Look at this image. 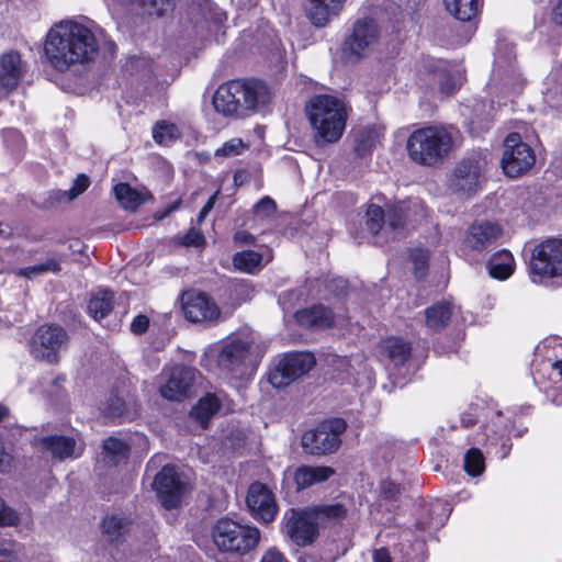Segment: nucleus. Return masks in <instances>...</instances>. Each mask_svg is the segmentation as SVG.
<instances>
[{"label": "nucleus", "mask_w": 562, "mask_h": 562, "mask_svg": "<svg viewBox=\"0 0 562 562\" xmlns=\"http://www.w3.org/2000/svg\"><path fill=\"white\" fill-rule=\"evenodd\" d=\"M88 26L74 21H61L50 27L44 45L49 64L59 71L72 65L95 59L100 48V36Z\"/></svg>", "instance_id": "obj_1"}, {"label": "nucleus", "mask_w": 562, "mask_h": 562, "mask_svg": "<svg viewBox=\"0 0 562 562\" xmlns=\"http://www.w3.org/2000/svg\"><path fill=\"white\" fill-rule=\"evenodd\" d=\"M317 146L337 143L346 128L348 109L344 100L331 94H316L305 106Z\"/></svg>", "instance_id": "obj_2"}, {"label": "nucleus", "mask_w": 562, "mask_h": 562, "mask_svg": "<svg viewBox=\"0 0 562 562\" xmlns=\"http://www.w3.org/2000/svg\"><path fill=\"white\" fill-rule=\"evenodd\" d=\"M269 101V88L258 79L231 80L221 85L213 95L215 111L224 116L259 111Z\"/></svg>", "instance_id": "obj_3"}, {"label": "nucleus", "mask_w": 562, "mask_h": 562, "mask_svg": "<svg viewBox=\"0 0 562 562\" xmlns=\"http://www.w3.org/2000/svg\"><path fill=\"white\" fill-rule=\"evenodd\" d=\"M454 134L452 128L439 125L418 128L407 138V155L417 165L436 166L451 153Z\"/></svg>", "instance_id": "obj_4"}, {"label": "nucleus", "mask_w": 562, "mask_h": 562, "mask_svg": "<svg viewBox=\"0 0 562 562\" xmlns=\"http://www.w3.org/2000/svg\"><path fill=\"white\" fill-rule=\"evenodd\" d=\"M212 539L218 550L245 555L258 546L260 531L257 527L241 525L229 518H221L212 529Z\"/></svg>", "instance_id": "obj_5"}, {"label": "nucleus", "mask_w": 562, "mask_h": 562, "mask_svg": "<svg viewBox=\"0 0 562 562\" xmlns=\"http://www.w3.org/2000/svg\"><path fill=\"white\" fill-rule=\"evenodd\" d=\"M347 424L341 418L327 419L316 428L302 436V447L314 456H324L335 452L340 443V436L345 432Z\"/></svg>", "instance_id": "obj_6"}, {"label": "nucleus", "mask_w": 562, "mask_h": 562, "mask_svg": "<svg viewBox=\"0 0 562 562\" xmlns=\"http://www.w3.org/2000/svg\"><path fill=\"white\" fill-rule=\"evenodd\" d=\"M67 331L59 325H43L36 329L30 342L31 353L49 363L58 361L59 352L67 348Z\"/></svg>", "instance_id": "obj_7"}, {"label": "nucleus", "mask_w": 562, "mask_h": 562, "mask_svg": "<svg viewBox=\"0 0 562 562\" xmlns=\"http://www.w3.org/2000/svg\"><path fill=\"white\" fill-rule=\"evenodd\" d=\"M487 160L481 153H474L462 159L456 166L449 179V187L453 192L472 194L477 191L483 178Z\"/></svg>", "instance_id": "obj_8"}, {"label": "nucleus", "mask_w": 562, "mask_h": 562, "mask_svg": "<svg viewBox=\"0 0 562 562\" xmlns=\"http://www.w3.org/2000/svg\"><path fill=\"white\" fill-rule=\"evenodd\" d=\"M532 277L552 278L562 274V239L549 238L535 247L530 258Z\"/></svg>", "instance_id": "obj_9"}, {"label": "nucleus", "mask_w": 562, "mask_h": 562, "mask_svg": "<svg viewBox=\"0 0 562 562\" xmlns=\"http://www.w3.org/2000/svg\"><path fill=\"white\" fill-rule=\"evenodd\" d=\"M536 161L532 148L517 133L509 134L504 142L502 167L506 176L518 177L529 170Z\"/></svg>", "instance_id": "obj_10"}, {"label": "nucleus", "mask_w": 562, "mask_h": 562, "mask_svg": "<svg viewBox=\"0 0 562 562\" xmlns=\"http://www.w3.org/2000/svg\"><path fill=\"white\" fill-rule=\"evenodd\" d=\"M284 532L299 547L311 546L318 537V524L310 507L290 509L284 516Z\"/></svg>", "instance_id": "obj_11"}, {"label": "nucleus", "mask_w": 562, "mask_h": 562, "mask_svg": "<svg viewBox=\"0 0 562 562\" xmlns=\"http://www.w3.org/2000/svg\"><path fill=\"white\" fill-rule=\"evenodd\" d=\"M380 40V29L373 19L358 20L344 44V54L355 60L370 53Z\"/></svg>", "instance_id": "obj_12"}, {"label": "nucleus", "mask_w": 562, "mask_h": 562, "mask_svg": "<svg viewBox=\"0 0 562 562\" xmlns=\"http://www.w3.org/2000/svg\"><path fill=\"white\" fill-rule=\"evenodd\" d=\"M315 366V358L310 352H292L285 355L269 373V382L274 387H283Z\"/></svg>", "instance_id": "obj_13"}, {"label": "nucleus", "mask_w": 562, "mask_h": 562, "mask_svg": "<svg viewBox=\"0 0 562 562\" xmlns=\"http://www.w3.org/2000/svg\"><path fill=\"white\" fill-rule=\"evenodd\" d=\"M154 488L162 506L167 509L179 506L187 493V484L181 482L177 470L171 465H165L156 475Z\"/></svg>", "instance_id": "obj_14"}, {"label": "nucleus", "mask_w": 562, "mask_h": 562, "mask_svg": "<svg viewBox=\"0 0 562 562\" xmlns=\"http://www.w3.org/2000/svg\"><path fill=\"white\" fill-rule=\"evenodd\" d=\"M184 317L192 323H212L220 316V308L205 293L184 292L181 296Z\"/></svg>", "instance_id": "obj_15"}, {"label": "nucleus", "mask_w": 562, "mask_h": 562, "mask_svg": "<svg viewBox=\"0 0 562 562\" xmlns=\"http://www.w3.org/2000/svg\"><path fill=\"white\" fill-rule=\"evenodd\" d=\"M199 372L190 367L176 366L166 372L160 394L169 401H181L190 395Z\"/></svg>", "instance_id": "obj_16"}, {"label": "nucleus", "mask_w": 562, "mask_h": 562, "mask_svg": "<svg viewBox=\"0 0 562 562\" xmlns=\"http://www.w3.org/2000/svg\"><path fill=\"white\" fill-rule=\"evenodd\" d=\"M252 338L236 337L225 344L218 353L217 361L220 367L236 373H243V368L247 366L250 358V347Z\"/></svg>", "instance_id": "obj_17"}, {"label": "nucleus", "mask_w": 562, "mask_h": 562, "mask_svg": "<svg viewBox=\"0 0 562 562\" xmlns=\"http://www.w3.org/2000/svg\"><path fill=\"white\" fill-rule=\"evenodd\" d=\"M515 63L516 56L514 46L506 42H499L495 53L492 80L504 87H515L519 79Z\"/></svg>", "instance_id": "obj_18"}, {"label": "nucleus", "mask_w": 562, "mask_h": 562, "mask_svg": "<svg viewBox=\"0 0 562 562\" xmlns=\"http://www.w3.org/2000/svg\"><path fill=\"white\" fill-rule=\"evenodd\" d=\"M247 505L255 519L270 522L274 519L278 507L271 491L262 483H252L248 490Z\"/></svg>", "instance_id": "obj_19"}, {"label": "nucleus", "mask_w": 562, "mask_h": 562, "mask_svg": "<svg viewBox=\"0 0 562 562\" xmlns=\"http://www.w3.org/2000/svg\"><path fill=\"white\" fill-rule=\"evenodd\" d=\"M502 233V227L496 223H475L468 228L461 249L463 252H481L494 244Z\"/></svg>", "instance_id": "obj_20"}, {"label": "nucleus", "mask_w": 562, "mask_h": 562, "mask_svg": "<svg viewBox=\"0 0 562 562\" xmlns=\"http://www.w3.org/2000/svg\"><path fill=\"white\" fill-rule=\"evenodd\" d=\"M24 74V65L18 52H8L0 56V99L14 90Z\"/></svg>", "instance_id": "obj_21"}, {"label": "nucleus", "mask_w": 562, "mask_h": 562, "mask_svg": "<svg viewBox=\"0 0 562 562\" xmlns=\"http://www.w3.org/2000/svg\"><path fill=\"white\" fill-rule=\"evenodd\" d=\"M345 0H307L306 15L313 25L323 27L338 14Z\"/></svg>", "instance_id": "obj_22"}, {"label": "nucleus", "mask_w": 562, "mask_h": 562, "mask_svg": "<svg viewBox=\"0 0 562 562\" xmlns=\"http://www.w3.org/2000/svg\"><path fill=\"white\" fill-rule=\"evenodd\" d=\"M296 322L304 327L323 329L334 324L333 312L324 305H314L295 313Z\"/></svg>", "instance_id": "obj_23"}, {"label": "nucleus", "mask_w": 562, "mask_h": 562, "mask_svg": "<svg viewBox=\"0 0 562 562\" xmlns=\"http://www.w3.org/2000/svg\"><path fill=\"white\" fill-rule=\"evenodd\" d=\"M42 448L48 451L53 458L64 460L78 457L81 449H77L75 439L65 436H48L40 440Z\"/></svg>", "instance_id": "obj_24"}, {"label": "nucleus", "mask_w": 562, "mask_h": 562, "mask_svg": "<svg viewBox=\"0 0 562 562\" xmlns=\"http://www.w3.org/2000/svg\"><path fill=\"white\" fill-rule=\"evenodd\" d=\"M335 474V470L326 465H302L294 471V481L297 490L310 487L313 484L327 481Z\"/></svg>", "instance_id": "obj_25"}, {"label": "nucleus", "mask_w": 562, "mask_h": 562, "mask_svg": "<svg viewBox=\"0 0 562 562\" xmlns=\"http://www.w3.org/2000/svg\"><path fill=\"white\" fill-rule=\"evenodd\" d=\"M319 527L334 525L344 520L348 509L341 503L323 504L310 507Z\"/></svg>", "instance_id": "obj_26"}, {"label": "nucleus", "mask_w": 562, "mask_h": 562, "mask_svg": "<svg viewBox=\"0 0 562 562\" xmlns=\"http://www.w3.org/2000/svg\"><path fill=\"white\" fill-rule=\"evenodd\" d=\"M488 273L498 280L508 279L515 269V260L510 251L501 250L494 254L487 262Z\"/></svg>", "instance_id": "obj_27"}, {"label": "nucleus", "mask_w": 562, "mask_h": 562, "mask_svg": "<svg viewBox=\"0 0 562 562\" xmlns=\"http://www.w3.org/2000/svg\"><path fill=\"white\" fill-rule=\"evenodd\" d=\"M113 305V293L106 290H99L92 294L88 304V312L94 319H102L110 314Z\"/></svg>", "instance_id": "obj_28"}, {"label": "nucleus", "mask_w": 562, "mask_h": 562, "mask_svg": "<svg viewBox=\"0 0 562 562\" xmlns=\"http://www.w3.org/2000/svg\"><path fill=\"white\" fill-rule=\"evenodd\" d=\"M221 400L215 394H207L202 397L199 403L193 407L191 416H193L203 428H205L210 419L220 409Z\"/></svg>", "instance_id": "obj_29"}, {"label": "nucleus", "mask_w": 562, "mask_h": 562, "mask_svg": "<svg viewBox=\"0 0 562 562\" xmlns=\"http://www.w3.org/2000/svg\"><path fill=\"white\" fill-rule=\"evenodd\" d=\"M383 348L389 359L395 366L404 364L409 359L412 352L409 342L398 337H392L385 340Z\"/></svg>", "instance_id": "obj_30"}, {"label": "nucleus", "mask_w": 562, "mask_h": 562, "mask_svg": "<svg viewBox=\"0 0 562 562\" xmlns=\"http://www.w3.org/2000/svg\"><path fill=\"white\" fill-rule=\"evenodd\" d=\"M448 12L460 21H470L477 14L480 0H443Z\"/></svg>", "instance_id": "obj_31"}, {"label": "nucleus", "mask_w": 562, "mask_h": 562, "mask_svg": "<svg viewBox=\"0 0 562 562\" xmlns=\"http://www.w3.org/2000/svg\"><path fill=\"white\" fill-rule=\"evenodd\" d=\"M425 313L427 326L438 330L448 324L452 315V307L447 302H440L427 308Z\"/></svg>", "instance_id": "obj_32"}, {"label": "nucleus", "mask_w": 562, "mask_h": 562, "mask_svg": "<svg viewBox=\"0 0 562 562\" xmlns=\"http://www.w3.org/2000/svg\"><path fill=\"white\" fill-rule=\"evenodd\" d=\"M128 446L114 437H110L103 442V457L104 460L113 465L127 459Z\"/></svg>", "instance_id": "obj_33"}, {"label": "nucleus", "mask_w": 562, "mask_h": 562, "mask_svg": "<svg viewBox=\"0 0 562 562\" xmlns=\"http://www.w3.org/2000/svg\"><path fill=\"white\" fill-rule=\"evenodd\" d=\"M262 255L254 250H244L235 254L233 257V265L236 269L255 273L262 267Z\"/></svg>", "instance_id": "obj_34"}, {"label": "nucleus", "mask_w": 562, "mask_h": 562, "mask_svg": "<svg viewBox=\"0 0 562 562\" xmlns=\"http://www.w3.org/2000/svg\"><path fill=\"white\" fill-rule=\"evenodd\" d=\"M379 142V133L374 128L360 130L355 135L353 150L358 157L367 156Z\"/></svg>", "instance_id": "obj_35"}, {"label": "nucleus", "mask_w": 562, "mask_h": 562, "mask_svg": "<svg viewBox=\"0 0 562 562\" xmlns=\"http://www.w3.org/2000/svg\"><path fill=\"white\" fill-rule=\"evenodd\" d=\"M114 194L125 210L135 211L143 203L140 194L127 183L116 184Z\"/></svg>", "instance_id": "obj_36"}, {"label": "nucleus", "mask_w": 562, "mask_h": 562, "mask_svg": "<svg viewBox=\"0 0 562 562\" xmlns=\"http://www.w3.org/2000/svg\"><path fill=\"white\" fill-rule=\"evenodd\" d=\"M128 530V521L119 516H110L103 520V532L108 540L117 543Z\"/></svg>", "instance_id": "obj_37"}, {"label": "nucleus", "mask_w": 562, "mask_h": 562, "mask_svg": "<svg viewBox=\"0 0 562 562\" xmlns=\"http://www.w3.org/2000/svg\"><path fill=\"white\" fill-rule=\"evenodd\" d=\"M429 512L431 515H436V517L431 516L428 521H418L417 527L420 529H436L441 527L447 517H448V507L447 504L441 501H436L430 504Z\"/></svg>", "instance_id": "obj_38"}, {"label": "nucleus", "mask_w": 562, "mask_h": 562, "mask_svg": "<svg viewBox=\"0 0 562 562\" xmlns=\"http://www.w3.org/2000/svg\"><path fill=\"white\" fill-rule=\"evenodd\" d=\"M407 205L405 202L389 205L385 212V222L392 231L404 227Z\"/></svg>", "instance_id": "obj_39"}, {"label": "nucleus", "mask_w": 562, "mask_h": 562, "mask_svg": "<svg viewBox=\"0 0 562 562\" xmlns=\"http://www.w3.org/2000/svg\"><path fill=\"white\" fill-rule=\"evenodd\" d=\"M485 469L484 457L480 449L472 448L464 456V470L472 476H477Z\"/></svg>", "instance_id": "obj_40"}, {"label": "nucleus", "mask_w": 562, "mask_h": 562, "mask_svg": "<svg viewBox=\"0 0 562 562\" xmlns=\"http://www.w3.org/2000/svg\"><path fill=\"white\" fill-rule=\"evenodd\" d=\"M89 178L86 175H79L75 179L74 186L69 190L56 192V200L70 202L83 191H86L89 187Z\"/></svg>", "instance_id": "obj_41"}, {"label": "nucleus", "mask_w": 562, "mask_h": 562, "mask_svg": "<svg viewBox=\"0 0 562 562\" xmlns=\"http://www.w3.org/2000/svg\"><path fill=\"white\" fill-rule=\"evenodd\" d=\"M385 221L384 210L375 204H370L367 210V226L372 234H376Z\"/></svg>", "instance_id": "obj_42"}, {"label": "nucleus", "mask_w": 562, "mask_h": 562, "mask_svg": "<svg viewBox=\"0 0 562 562\" xmlns=\"http://www.w3.org/2000/svg\"><path fill=\"white\" fill-rule=\"evenodd\" d=\"M245 148L246 145L241 138H232L215 150V156L224 158L235 157L240 155Z\"/></svg>", "instance_id": "obj_43"}, {"label": "nucleus", "mask_w": 562, "mask_h": 562, "mask_svg": "<svg viewBox=\"0 0 562 562\" xmlns=\"http://www.w3.org/2000/svg\"><path fill=\"white\" fill-rule=\"evenodd\" d=\"M143 5L147 8L149 14L161 16L171 11L175 5L173 0H143Z\"/></svg>", "instance_id": "obj_44"}, {"label": "nucleus", "mask_w": 562, "mask_h": 562, "mask_svg": "<svg viewBox=\"0 0 562 562\" xmlns=\"http://www.w3.org/2000/svg\"><path fill=\"white\" fill-rule=\"evenodd\" d=\"M176 126L166 122H159L153 130L154 139L159 144H165L175 137Z\"/></svg>", "instance_id": "obj_45"}, {"label": "nucleus", "mask_w": 562, "mask_h": 562, "mask_svg": "<svg viewBox=\"0 0 562 562\" xmlns=\"http://www.w3.org/2000/svg\"><path fill=\"white\" fill-rule=\"evenodd\" d=\"M440 91L447 95L452 94L458 89V83L454 77L448 71H439L436 74Z\"/></svg>", "instance_id": "obj_46"}, {"label": "nucleus", "mask_w": 562, "mask_h": 562, "mask_svg": "<svg viewBox=\"0 0 562 562\" xmlns=\"http://www.w3.org/2000/svg\"><path fill=\"white\" fill-rule=\"evenodd\" d=\"M58 265L54 261H47L43 265H35L32 267H26L20 270V274L26 278H32L33 276L46 272V271H57Z\"/></svg>", "instance_id": "obj_47"}, {"label": "nucleus", "mask_w": 562, "mask_h": 562, "mask_svg": "<svg viewBox=\"0 0 562 562\" xmlns=\"http://www.w3.org/2000/svg\"><path fill=\"white\" fill-rule=\"evenodd\" d=\"M258 216L268 217L277 210L276 202L270 196H263L254 206Z\"/></svg>", "instance_id": "obj_48"}, {"label": "nucleus", "mask_w": 562, "mask_h": 562, "mask_svg": "<svg viewBox=\"0 0 562 562\" xmlns=\"http://www.w3.org/2000/svg\"><path fill=\"white\" fill-rule=\"evenodd\" d=\"M19 522L18 514L5 506L4 502L0 498V526H16Z\"/></svg>", "instance_id": "obj_49"}, {"label": "nucleus", "mask_w": 562, "mask_h": 562, "mask_svg": "<svg viewBox=\"0 0 562 562\" xmlns=\"http://www.w3.org/2000/svg\"><path fill=\"white\" fill-rule=\"evenodd\" d=\"M205 239L200 229L191 227L182 238V244L187 247H200L204 244Z\"/></svg>", "instance_id": "obj_50"}, {"label": "nucleus", "mask_w": 562, "mask_h": 562, "mask_svg": "<svg viewBox=\"0 0 562 562\" xmlns=\"http://www.w3.org/2000/svg\"><path fill=\"white\" fill-rule=\"evenodd\" d=\"M201 15L205 22H212L215 25H220L226 19L224 12L220 10H212L210 4H206L205 8L201 9Z\"/></svg>", "instance_id": "obj_51"}, {"label": "nucleus", "mask_w": 562, "mask_h": 562, "mask_svg": "<svg viewBox=\"0 0 562 562\" xmlns=\"http://www.w3.org/2000/svg\"><path fill=\"white\" fill-rule=\"evenodd\" d=\"M413 260L415 265V274L417 278H420L424 276L427 261H428V252L424 250H418L416 254L413 255Z\"/></svg>", "instance_id": "obj_52"}, {"label": "nucleus", "mask_w": 562, "mask_h": 562, "mask_svg": "<svg viewBox=\"0 0 562 562\" xmlns=\"http://www.w3.org/2000/svg\"><path fill=\"white\" fill-rule=\"evenodd\" d=\"M327 286L335 295H344L348 291V282L342 278L329 280Z\"/></svg>", "instance_id": "obj_53"}, {"label": "nucleus", "mask_w": 562, "mask_h": 562, "mask_svg": "<svg viewBox=\"0 0 562 562\" xmlns=\"http://www.w3.org/2000/svg\"><path fill=\"white\" fill-rule=\"evenodd\" d=\"M148 326H149L148 317L145 315H137L131 324V330L134 334H143L147 330Z\"/></svg>", "instance_id": "obj_54"}, {"label": "nucleus", "mask_w": 562, "mask_h": 562, "mask_svg": "<svg viewBox=\"0 0 562 562\" xmlns=\"http://www.w3.org/2000/svg\"><path fill=\"white\" fill-rule=\"evenodd\" d=\"M217 195H218V191L213 193L210 196V199L207 200V202L205 203V205L201 209V211L198 215V223H202L205 220V217L207 216V214L212 211V209L214 207V204L216 202Z\"/></svg>", "instance_id": "obj_55"}, {"label": "nucleus", "mask_w": 562, "mask_h": 562, "mask_svg": "<svg viewBox=\"0 0 562 562\" xmlns=\"http://www.w3.org/2000/svg\"><path fill=\"white\" fill-rule=\"evenodd\" d=\"M12 464V457L7 453L3 449L2 443L0 442V471L7 472L10 470Z\"/></svg>", "instance_id": "obj_56"}, {"label": "nucleus", "mask_w": 562, "mask_h": 562, "mask_svg": "<svg viewBox=\"0 0 562 562\" xmlns=\"http://www.w3.org/2000/svg\"><path fill=\"white\" fill-rule=\"evenodd\" d=\"M260 562H284L281 552L276 549H269L261 558Z\"/></svg>", "instance_id": "obj_57"}, {"label": "nucleus", "mask_w": 562, "mask_h": 562, "mask_svg": "<svg viewBox=\"0 0 562 562\" xmlns=\"http://www.w3.org/2000/svg\"><path fill=\"white\" fill-rule=\"evenodd\" d=\"M373 562H392L389 550L385 548L374 550Z\"/></svg>", "instance_id": "obj_58"}, {"label": "nucleus", "mask_w": 562, "mask_h": 562, "mask_svg": "<svg viewBox=\"0 0 562 562\" xmlns=\"http://www.w3.org/2000/svg\"><path fill=\"white\" fill-rule=\"evenodd\" d=\"M0 562H16L13 551L2 544H0Z\"/></svg>", "instance_id": "obj_59"}, {"label": "nucleus", "mask_w": 562, "mask_h": 562, "mask_svg": "<svg viewBox=\"0 0 562 562\" xmlns=\"http://www.w3.org/2000/svg\"><path fill=\"white\" fill-rule=\"evenodd\" d=\"M234 240L239 244H251L255 241V237L247 232H237L234 235Z\"/></svg>", "instance_id": "obj_60"}, {"label": "nucleus", "mask_w": 562, "mask_h": 562, "mask_svg": "<svg viewBox=\"0 0 562 562\" xmlns=\"http://www.w3.org/2000/svg\"><path fill=\"white\" fill-rule=\"evenodd\" d=\"M552 18L555 24L562 27V0H558L553 8Z\"/></svg>", "instance_id": "obj_61"}, {"label": "nucleus", "mask_w": 562, "mask_h": 562, "mask_svg": "<svg viewBox=\"0 0 562 562\" xmlns=\"http://www.w3.org/2000/svg\"><path fill=\"white\" fill-rule=\"evenodd\" d=\"M398 486L393 482L382 483V491L390 496H394L396 493H398Z\"/></svg>", "instance_id": "obj_62"}, {"label": "nucleus", "mask_w": 562, "mask_h": 562, "mask_svg": "<svg viewBox=\"0 0 562 562\" xmlns=\"http://www.w3.org/2000/svg\"><path fill=\"white\" fill-rule=\"evenodd\" d=\"M4 137L5 138L11 137L13 140L19 142V143L22 140L20 133L16 132L15 130H10V131L5 132Z\"/></svg>", "instance_id": "obj_63"}, {"label": "nucleus", "mask_w": 562, "mask_h": 562, "mask_svg": "<svg viewBox=\"0 0 562 562\" xmlns=\"http://www.w3.org/2000/svg\"><path fill=\"white\" fill-rule=\"evenodd\" d=\"M552 368L554 371H557L560 375V379L562 381V359L561 360H558L555 361L553 364H552Z\"/></svg>", "instance_id": "obj_64"}]
</instances>
